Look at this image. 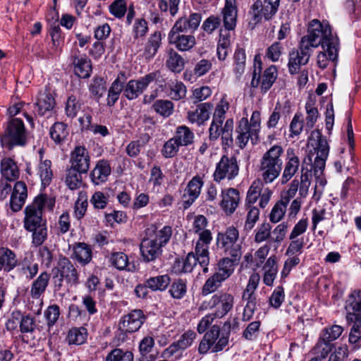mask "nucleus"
<instances>
[{
  "instance_id": "obj_1",
  "label": "nucleus",
  "mask_w": 361,
  "mask_h": 361,
  "mask_svg": "<svg viewBox=\"0 0 361 361\" xmlns=\"http://www.w3.org/2000/svg\"><path fill=\"white\" fill-rule=\"evenodd\" d=\"M300 42L312 50L322 45L324 50L329 53V59H337L339 50V40L334 35L328 22L321 23L317 19L312 20L308 27L307 34L303 36Z\"/></svg>"
},
{
  "instance_id": "obj_2",
  "label": "nucleus",
  "mask_w": 361,
  "mask_h": 361,
  "mask_svg": "<svg viewBox=\"0 0 361 361\" xmlns=\"http://www.w3.org/2000/svg\"><path fill=\"white\" fill-rule=\"evenodd\" d=\"M282 146L274 145L261 157L258 164L259 177L266 185L271 184L280 176L283 164Z\"/></svg>"
},
{
  "instance_id": "obj_3",
  "label": "nucleus",
  "mask_w": 361,
  "mask_h": 361,
  "mask_svg": "<svg viewBox=\"0 0 361 361\" xmlns=\"http://www.w3.org/2000/svg\"><path fill=\"white\" fill-rule=\"evenodd\" d=\"M230 336V324H224V330L221 332L219 326L213 325L201 340L198 352L206 354L211 349L212 352L221 351L228 344Z\"/></svg>"
},
{
  "instance_id": "obj_4",
  "label": "nucleus",
  "mask_w": 361,
  "mask_h": 361,
  "mask_svg": "<svg viewBox=\"0 0 361 361\" xmlns=\"http://www.w3.org/2000/svg\"><path fill=\"white\" fill-rule=\"evenodd\" d=\"M308 145L313 148L316 157L313 163L314 174L315 177L323 174L326 161L329 155V147L327 140L322 137L319 130L311 132L308 139Z\"/></svg>"
},
{
  "instance_id": "obj_5",
  "label": "nucleus",
  "mask_w": 361,
  "mask_h": 361,
  "mask_svg": "<svg viewBox=\"0 0 361 361\" xmlns=\"http://www.w3.org/2000/svg\"><path fill=\"white\" fill-rule=\"evenodd\" d=\"M239 233L236 228L230 226L224 232L216 235V245L225 255L240 260L242 252L241 245L238 243Z\"/></svg>"
},
{
  "instance_id": "obj_6",
  "label": "nucleus",
  "mask_w": 361,
  "mask_h": 361,
  "mask_svg": "<svg viewBox=\"0 0 361 361\" xmlns=\"http://www.w3.org/2000/svg\"><path fill=\"white\" fill-rule=\"evenodd\" d=\"M47 201V197L44 195L37 196L34 202L27 205L25 209L24 228L25 230L32 231L33 228L40 227L46 224V221L42 219V210Z\"/></svg>"
},
{
  "instance_id": "obj_7",
  "label": "nucleus",
  "mask_w": 361,
  "mask_h": 361,
  "mask_svg": "<svg viewBox=\"0 0 361 361\" xmlns=\"http://www.w3.org/2000/svg\"><path fill=\"white\" fill-rule=\"evenodd\" d=\"M237 8L235 0H226L222 11L223 22L225 30H221L218 45L230 48V31L235 29L237 20Z\"/></svg>"
},
{
  "instance_id": "obj_8",
  "label": "nucleus",
  "mask_w": 361,
  "mask_h": 361,
  "mask_svg": "<svg viewBox=\"0 0 361 361\" xmlns=\"http://www.w3.org/2000/svg\"><path fill=\"white\" fill-rule=\"evenodd\" d=\"M1 145L11 149L16 145L23 146L26 142L25 126L19 118L12 119L8 125L6 134L1 138Z\"/></svg>"
},
{
  "instance_id": "obj_9",
  "label": "nucleus",
  "mask_w": 361,
  "mask_h": 361,
  "mask_svg": "<svg viewBox=\"0 0 361 361\" xmlns=\"http://www.w3.org/2000/svg\"><path fill=\"white\" fill-rule=\"evenodd\" d=\"M254 68L251 86L252 87L260 86L261 91L262 92H267L271 87L277 78L278 71L276 66L272 65L267 68L261 78L262 62L257 61V56H255Z\"/></svg>"
},
{
  "instance_id": "obj_10",
  "label": "nucleus",
  "mask_w": 361,
  "mask_h": 361,
  "mask_svg": "<svg viewBox=\"0 0 361 361\" xmlns=\"http://www.w3.org/2000/svg\"><path fill=\"white\" fill-rule=\"evenodd\" d=\"M234 305V296L227 292H219L212 296L207 302H204L202 307L204 309H214V314L221 318L230 312Z\"/></svg>"
},
{
  "instance_id": "obj_11",
  "label": "nucleus",
  "mask_w": 361,
  "mask_h": 361,
  "mask_svg": "<svg viewBox=\"0 0 361 361\" xmlns=\"http://www.w3.org/2000/svg\"><path fill=\"white\" fill-rule=\"evenodd\" d=\"M197 262L203 268V272L208 271L207 266L209 263V248H206V251L204 250L202 252L198 250L197 245H195V253L190 252L183 261L178 260L176 262L178 267L181 266L180 271L184 273L191 272Z\"/></svg>"
},
{
  "instance_id": "obj_12",
  "label": "nucleus",
  "mask_w": 361,
  "mask_h": 361,
  "mask_svg": "<svg viewBox=\"0 0 361 361\" xmlns=\"http://www.w3.org/2000/svg\"><path fill=\"white\" fill-rule=\"evenodd\" d=\"M312 50L300 42L298 48L292 49L288 54V68L291 75L299 72L302 66L306 65L312 55Z\"/></svg>"
},
{
  "instance_id": "obj_13",
  "label": "nucleus",
  "mask_w": 361,
  "mask_h": 361,
  "mask_svg": "<svg viewBox=\"0 0 361 361\" xmlns=\"http://www.w3.org/2000/svg\"><path fill=\"white\" fill-rule=\"evenodd\" d=\"M238 165L234 157L224 155L219 162L216 164L214 173V180L220 182L224 178L233 179L238 173Z\"/></svg>"
},
{
  "instance_id": "obj_14",
  "label": "nucleus",
  "mask_w": 361,
  "mask_h": 361,
  "mask_svg": "<svg viewBox=\"0 0 361 361\" xmlns=\"http://www.w3.org/2000/svg\"><path fill=\"white\" fill-rule=\"evenodd\" d=\"M157 77V73H150L139 80H130L123 86V95L128 99L137 98Z\"/></svg>"
},
{
  "instance_id": "obj_15",
  "label": "nucleus",
  "mask_w": 361,
  "mask_h": 361,
  "mask_svg": "<svg viewBox=\"0 0 361 361\" xmlns=\"http://www.w3.org/2000/svg\"><path fill=\"white\" fill-rule=\"evenodd\" d=\"M208 221L203 215L195 216L192 224V231L199 235V238L196 243L197 249L202 252L206 251V248H209V245L212 240V235L210 230L207 228Z\"/></svg>"
},
{
  "instance_id": "obj_16",
  "label": "nucleus",
  "mask_w": 361,
  "mask_h": 361,
  "mask_svg": "<svg viewBox=\"0 0 361 361\" xmlns=\"http://www.w3.org/2000/svg\"><path fill=\"white\" fill-rule=\"evenodd\" d=\"M278 9V6L271 4L265 0L263 2L257 0L252 5L249 11V14L251 16V23L256 25L262 20V17L265 20H270L276 13Z\"/></svg>"
},
{
  "instance_id": "obj_17",
  "label": "nucleus",
  "mask_w": 361,
  "mask_h": 361,
  "mask_svg": "<svg viewBox=\"0 0 361 361\" xmlns=\"http://www.w3.org/2000/svg\"><path fill=\"white\" fill-rule=\"evenodd\" d=\"M309 176L308 171L303 172V169H302L300 182L298 179L293 180L288 189L281 195V200L288 204L290 200L295 197L298 190L300 197H306L310 185Z\"/></svg>"
},
{
  "instance_id": "obj_18",
  "label": "nucleus",
  "mask_w": 361,
  "mask_h": 361,
  "mask_svg": "<svg viewBox=\"0 0 361 361\" xmlns=\"http://www.w3.org/2000/svg\"><path fill=\"white\" fill-rule=\"evenodd\" d=\"M168 39L169 44L174 45L180 51H189L196 44L195 37L193 35L174 30H170Z\"/></svg>"
},
{
  "instance_id": "obj_19",
  "label": "nucleus",
  "mask_w": 361,
  "mask_h": 361,
  "mask_svg": "<svg viewBox=\"0 0 361 361\" xmlns=\"http://www.w3.org/2000/svg\"><path fill=\"white\" fill-rule=\"evenodd\" d=\"M145 319L142 310H134L122 318L119 324V329L125 332H135L140 329Z\"/></svg>"
},
{
  "instance_id": "obj_20",
  "label": "nucleus",
  "mask_w": 361,
  "mask_h": 361,
  "mask_svg": "<svg viewBox=\"0 0 361 361\" xmlns=\"http://www.w3.org/2000/svg\"><path fill=\"white\" fill-rule=\"evenodd\" d=\"M55 105L56 102L52 94L49 91L45 90L39 94L35 104L34 112L40 116H49Z\"/></svg>"
},
{
  "instance_id": "obj_21",
  "label": "nucleus",
  "mask_w": 361,
  "mask_h": 361,
  "mask_svg": "<svg viewBox=\"0 0 361 361\" xmlns=\"http://www.w3.org/2000/svg\"><path fill=\"white\" fill-rule=\"evenodd\" d=\"M300 161L294 149H288L286 152V161L281 176V183L288 182L298 171Z\"/></svg>"
},
{
  "instance_id": "obj_22",
  "label": "nucleus",
  "mask_w": 361,
  "mask_h": 361,
  "mask_svg": "<svg viewBox=\"0 0 361 361\" xmlns=\"http://www.w3.org/2000/svg\"><path fill=\"white\" fill-rule=\"evenodd\" d=\"M58 271L60 274L59 283V287L61 286V282L63 279L71 285H76L78 283V272L73 264L68 258L62 257L59 259L58 264Z\"/></svg>"
},
{
  "instance_id": "obj_23",
  "label": "nucleus",
  "mask_w": 361,
  "mask_h": 361,
  "mask_svg": "<svg viewBox=\"0 0 361 361\" xmlns=\"http://www.w3.org/2000/svg\"><path fill=\"white\" fill-rule=\"evenodd\" d=\"M202 20L200 13H194L189 17H182L178 18L171 30L182 32L183 33H193L199 27Z\"/></svg>"
},
{
  "instance_id": "obj_24",
  "label": "nucleus",
  "mask_w": 361,
  "mask_h": 361,
  "mask_svg": "<svg viewBox=\"0 0 361 361\" xmlns=\"http://www.w3.org/2000/svg\"><path fill=\"white\" fill-rule=\"evenodd\" d=\"M203 180L199 176H194L188 183L183 195V206L189 207L199 197L203 186Z\"/></svg>"
},
{
  "instance_id": "obj_25",
  "label": "nucleus",
  "mask_w": 361,
  "mask_h": 361,
  "mask_svg": "<svg viewBox=\"0 0 361 361\" xmlns=\"http://www.w3.org/2000/svg\"><path fill=\"white\" fill-rule=\"evenodd\" d=\"M140 252L145 261H154L161 255L162 247L156 242L154 238L146 236L141 242Z\"/></svg>"
},
{
  "instance_id": "obj_26",
  "label": "nucleus",
  "mask_w": 361,
  "mask_h": 361,
  "mask_svg": "<svg viewBox=\"0 0 361 361\" xmlns=\"http://www.w3.org/2000/svg\"><path fill=\"white\" fill-rule=\"evenodd\" d=\"M252 128L250 126L247 118H242L236 128L238 133L236 142L241 149L245 147L250 140H251L253 143L257 141L259 133L255 134L252 133Z\"/></svg>"
},
{
  "instance_id": "obj_27",
  "label": "nucleus",
  "mask_w": 361,
  "mask_h": 361,
  "mask_svg": "<svg viewBox=\"0 0 361 361\" xmlns=\"http://www.w3.org/2000/svg\"><path fill=\"white\" fill-rule=\"evenodd\" d=\"M345 319L348 323L354 321L358 315H361V290L355 289L349 294L347 300Z\"/></svg>"
},
{
  "instance_id": "obj_28",
  "label": "nucleus",
  "mask_w": 361,
  "mask_h": 361,
  "mask_svg": "<svg viewBox=\"0 0 361 361\" xmlns=\"http://www.w3.org/2000/svg\"><path fill=\"white\" fill-rule=\"evenodd\" d=\"M71 168L80 173H87L90 168V157L87 149L81 146L76 147L71 153Z\"/></svg>"
},
{
  "instance_id": "obj_29",
  "label": "nucleus",
  "mask_w": 361,
  "mask_h": 361,
  "mask_svg": "<svg viewBox=\"0 0 361 361\" xmlns=\"http://www.w3.org/2000/svg\"><path fill=\"white\" fill-rule=\"evenodd\" d=\"M126 80V74L124 72L119 73L108 90L106 98L107 106H113L118 100L121 93L123 92V85Z\"/></svg>"
},
{
  "instance_id": "obj_30",
  "label": "nucleus",
  "mask_w": 361,
  "mask_h": 361,
  "mask_svg": "<svg viewBox=\"0 0 361 361\" xmlns=\"http://www.w3.org/2000/svg\"><path fill=\"white\" fill-rule=\"evenodd\" d=\"M27 197V186L25 183L18 181L13 188V191L11 194L10 206L13 212L20 211L25 202Z\"/></svg>"
},
{
  "instance_id": "obj_31",
  "label": "nucleus",
  "mask_w": 361,
  "mask_h": 361,
  "mask_svg": "<svg viewBox=\"0 0 361 361\" xmlns=\"http://www.w3.org/2000/svg\"><path fill=\"white\" fill-rule=\"evenodd\" d=\"M171 235L172 228L169 226H165L159 229L154 225H150L146 229V236L154 238L156 242L162 247L168 243Z\"/></svg>"
},
{
  "instance_id": "obj_32",
  "label": "nucleus",
  "mask_w": 361,
  "mask_h": 361,
  "mask_svg": "<svg viewBox=\"0 0 361 361\" xmlns=\"http://www.w3.org/2000/svg\"><path fill=\"white\" fill-rule=\"evenodd\" d=\"M222 200L221 207L228 214H232L235 210L239 201V193L237 190L228 188L221 192Z\"/></svg>"
},
{
  "instance_id": "obj_33",
  "label": "nucleus",
  "mask_w": 361,
  "mask_h": 361,
  "mask_svg": "<svg viewBox=\"0 0 361 361\" xmlns=\"http://www.w3.org/2000/svg\"><path fill=\"white\" fill-rule=\"evenodd\" d=\"M111 166L107 161H99L90 174L92 182L95 185L106 182L111 174Z\"/></svg>"
},
{
  "instance_id": "obj_34",
  "label": "nucleus",
  "mask_w": 361,
  "mask_h": 361,
  "mask_svg": "<svg viewBox=\"0 0 361 361\" xmlns=\"http://www.w3.org/2000/svg\"><path fill=\"white\" fill-rule=\"evenodd\" d=\"M16 253L6 247H0V271L10 272L18 264Z\"/></svg>"
},
{
  "instance_id": "obj_35",
  "label": "nucleus",
  "mask_w": 361,
  "mask_h": 361,
  "mask_svg": "<svg viewBox=\"0 0 361 361\" xmlns=\"http://www.w3.org/2000/svg\"><path fill=\"white\" fill-rule=\"evenodd\" d=\"M161 44V35L159 31L154 32L148 38L142 56L147 61L152 59L157 53Z\"/></svg>"
},
{
  "instance_id": "obj_36",
  "label": "nucleus",
  "mask_w": 361,
  "mask_h": 361,
  "mask_svg": "<svg viewBox=\"0 0 361 361\" xmlns=\"http://www.w3.org/2000/svg\"><path fill=\"white\" fill-rule=\"evenodd\" d=\"M212 105L209 103H202L197 106L195 111L188 113V118L191 123H196L198 125L202 124L209 118V110Z\"/></svg>"
},
{
  "instance_id": "obj_37",
  "label": "nucleus",
  "mask_w": 361,
  "mask_h": 361,
  "mask_svg": "<svg viewBox=\"0 0 361 361\" xmlns=\"http://www.w3.org/2000/svg\"><path fill=\"white\" fill-rule=\"evenodd\" d=\"M74 72L80 78H87L90 76L92 64L90 60L86 56H75L73 62Z\"/></svg>"
},
{
  "instance_id": "obj_38",
  "label": "nucleus",
  "mask_w": 361,
  "mask_h": 361,
  "mask_svg": "<svg viewBox=\"0 0 361 361\" xmlns=\"http://www.w3.org/2000/svg\"><path fill=\"white\" fill-rule=\"evenodd\" d=\"M110 262L112 266L118 270L133 272L136 269L135 265L130 263L127 255L122 252H113L110 257Z\"/></svg>"
},
{
  "instance_id": "obj_39",
  "label": "nucleus",
  "mask_w": 361,
  "mask_h": 361,
  "mask_svg": "<svg viewBox=\"0 0 361 361\" xmlns=\"http://www.w3.org/2000/svg\"><path fill=\"white\" fill-rule=\"evenodd\" d=\"M2 176L8 181H14L19 177V169L15 161L11 158H4L1 163Z\"/></svg>"
},
{
  "instance_id": "obj_40",
  "label": "nucleus",
  "mask_w": 361,
  "mask_h": 361,
  "mask_svg": "<svg viewBox=\"0 0 361 361\" xmlns=\"http://www.w3.org/2000/svg\"><path fill=\"white\" fill-rule=\"evenodd\" d=\"M239 260H234V257L229 258L228 257L221 259L218 264L215 274L226 281L233 272L234 265Z\"/></svg>"
},
{
  "instance_id": "obj_41",
  "label": "nucleus",
  "mask_w": 361,
  "mask_h": 361,
  "mask_svg": "<svg viewBox=\"0 0 361 361\" xmlns=\"http://www.w3.org/2000/svg\"><path fill=\"white\" fill-rule=\"evenodd\" d=\"M40 163L38 166V174L42 184L44 186L49 185L51 181L53 172L51 170V161L48 159L42 160V150H39Z\"/></svg>"
},
{
  "instance_id": "obj_42",
  "label": "nucleus",
  "mask_w": 361,
  "mask_h": 361,
  "mask_svg": "<svg viewBox=\"0 0 361 361\" xmlns=\"http://www.w3.org/2000/svg\"><path fill=\"white\" fill-rule=\"evenodd\" d=\"M264 270L263 281L267 286H271L278 272L275 256H271L267 260L264 266Z\"/></svg>"
},
{
  "instance_id": "obj_43",
  "label": "nucleus",
  "mask_w": 361,
  "mask_h": 361,
  "mask_svg": "<svg viewBox=\"0 0 361 361\" xmlns=\"http://www.w3.org/2000/svg\"><path fill=\"white\" fill-rule=\"evenodd\" d=\"M49 279V274L47 272H42L33 282L30 290L33 298H39L45 291L48 286Z\"/></svg>"
},
{
  "instance_id": "obj_44",
  "label": "nucleus",
  "mask_w": 361,
  "mask_h": 361,
  "mask_svg": "<svg viewBox=\"0 0 361 361\" xmlns=\"http://www.w3.org/2000/svg\"><path fill=\"white\" fill-rule=\"evenodd\" d=\"M180 146H188L192 143L194 133L186 126H180L176 128L173 137Z\"/></svg>"
},
{
  "instance_id": "obj_45",
  "label": "nucleus",
  "mask_w": 361,
  "mask_h": 361,
  "mask_svg": "<svg viewBox=\"0 0 361 361\" xmlns=\"http://www.w3.org/2000/svg\"><path fill=\"white\" fill-rule=\"evenodd\" d=\"M264 185L266 184L260 178L252 182L247 193L246 202L247 205H252L257 202Z\"/></svg>"
},
{
  "instance_id": "obj_46",
  "label": "nucleus",
  "mask_w": 361,
  "mask_h": 361,
  "mask_svg": "<svg viewBox=\"0 0 361 361\" xmlns=\"http://www.w3.org/2000/svg\"><path fill=\"white\" fill-rule=\"evenodd\" d=\"M73 250L75 257L80 263L86 264L90 262L92 250L87 244L78 243L74 246Z\"/></svg>"
},
{
  "instance_id": "obj_47",
  "label": "nucleus",
  "mask_w": 361,
  "mask_h": 361,
  "mask_svg": "<svg viewBox=\"0 0 361 361\" xmlns=\"http://www.w3.org/2000/svg\"><path fill=\"white\" fill-rule=\"evenodd\" d=\"M352 327L350 328L348 342L355 347L361 346V315H358L354 319Z\"/></svg>"
},
{
  "instance_id": "obj_48",
  "label": "nucleus",
  "mask_w": 361,
  "mask_h": 361,
  "mask_svg": "<svg viewBox=\"0 0 361 361\" xmlns=\"http://www.w3.org/2000/svg\"><path fill=\"white\" fill-rule=\"evenodd\" d=\"M169 96L173 100H180L185 97L187 88L180 81H171L168 83Z\"/></svg>"
},
{
  "instance_id": "obj_49",
  "label": "nucleus",
  "mask_w": 361,
  "mask_h": 361,
  "mask_svg": "<svg viewBox=\"0 0 361 361\" xmlns=\"http://www.w3.org/2000/svg\"><path fill=\"white\" fill-rule=\"evenodd\" d=\"M170 282V277L166 274L149 278L146 281V286L152 290L163 291L166 290Z\"/></svg>"
},
{
  "instance_id": "obj_50",
  "label": "nucleus",
  "mask_w": 361,
  "mask_h": 361,
  "mask_svg": "<svg viewBox=\"0 0 361 361\" xmlns=\"http://www.w3.org/2000/svg\"><path fill=\"white\" fill-rule=\"evenodd\" d=\"M233 72L237 78H240L245 70V51L243 49H237L233 56Z\"/></svg>"
},
{
  "instance_id": "obj_51",
  "label": "nucleus",
  "mask_w": 361,
  "mask_h": 361,
  "mask_svg": "<svg viewBox=\"0 0 361 361\" xmlns=\"http://www.w3.org/2000/svg\"><path fill=\"white\" fill-rule=\"evenodd\" d=\"M224 281L218 275L214 273L205 281L202 288V294L206 296L210 293H214L217 289L221 286V283Z\"/></svg>"
},
{
  "instance_id": "obj_52",
  "label": "nucleus",
  "mask_w": 361,
  "mask_h": 361,
  "mask_svg": "<svg viewBox=\"0 0 361 361\" xmlns=\"http://www.w3.org/2000/svg\"><path fill=\"white\" fill-rule=\"evenodd\" d=\"M87 337L86 329L83 327L74 328L69 331L67 339L69 344L81 345L85 342Z\"/></svg>"
},
{
  "instance_id": "obj_53",
  "label": "nucleus",
  "mask_w": 361,
  "mask_h": 361,
  "mask_svg": "<svg viewBox=\"0 0 361 361\" xmlns=\"http://www.w3.org/2000/svg\"><path fill=\"white\" fill-rule=\"evenodd\" d=\"M288 204V203L282 200H279L274 205L269 214L270 221L274 224L279 222L283 218L286 212Z\"/></svg>"
},
{
  "instance_id": "obj_54",
  "label": "nucleus",
  "mask_w": 361,
  "mask_h": 361,
  "mask_svg": "<svg viewBox=\"0 0 361 361\" xmlns=\"http://www.w3.org/2000/svg\"><path fill=\"white\" fill-rule=\"evenodd\" d=\"M331 350V344L319 337L312 353L314 355V357L320 361L326 358Z\"/></svg>"
},
{
  "instance_id": "obj_55",
  "label": "nucleus",
  "mask_w": 361,
  "mask_h": 361,
  "mask_svg": "<svg viewBox=\"0 0 361 361\" xmlns=\"http://www.w3.org/2000/svg\"><path fill=\"white\" fill-rule=\"evenodd\" d=\"M168 68L173 72H180L184 67L183 59L174 50L169 51V58L166 61Z\"/></svg>"
},
{
  "instance_id": "obj_56",
  "label": "nucleus",
  "mask_w": 361,
  "mask_h": 361,
  "mask_svg": "<svg viewBox=\"0 0 361 361\" xmlns=\"http://www.w3.org/2000/svg\"><path fill=\"white\" fill-rule=\"evenodd\" d=\"M50 136L56 143H61L68 134L66 126L63 123H55L50 129Z\"/></svg>"
},
{
  "instance_id": "obj_57",
  "label": "nucleus",
  "mask_w": 361,
  "mask_h": 361,
  "mask_svg": "<svg viewBox=\"0 0 361 361\" xmlns=\"http://www.w3.org/2000/svg\"><path fill=\"white\" fill-rule=\"evenodd\" d=\"M89 90L94 98H101L106 90V81L102 78H94L89 85Z\"/></svg>"
},
{
  "instance_id": "obj_58",
  "label": "nucleus",
  "mask_w": 361,
  "mask_h": 361,
  "mask_svg": "<svg viewBox=\"0 0 361 361\" xmlns=\"http://www.w3.org/2000/svg\"><path fill=\"white\" fill-rule=\"evenodd\" d=\"M81 173L78 170L71 167L66 171V183L71 190L80 188L82 184Z\"/></svg>"
},
{
  "instance_id": "obj_59",
  "label": "nucleus",
  "mask_w": 361,
  "mask_h": 361,
  "mask_svg": "<svg viewBox=\"0 0 361 361\" xmlns=\"http://www.w3.org/2000/svg\"><path fill=\"white\" fill-rule=\"evenodd\" d=\"M343 328L339 325H332L324 328L320 334V338L329 343L336 340L342 334Z\"/></svg>"
},
{
  "instance_id": "obj_60",
  "label": "nucleus",
  "mask_w": 361,
  "mask_h": 361,
  "mask_svg": "<svg viewBox=\"0 0 361 361\" xmlns=\"http://www.w3.org/2000/svg\"><path fill=\"white\" fill-rule=\"evenodd\" d=\"M153 108L159 115L164 117H169L173 112L174 105L169 100L159 99L154 103Z\"/></svg>"
},
{
  "instance_id": "obj_61",
  "label": "nucleus",
  "mask_w": 361,
  "mask_h": 361,
  "mask_svg": "<svg viewBox=\"0 0 361 361\" xmlns=\"http://www.w3.org/2000/svg\"><path fill=\"white\" fill-rule=\"evenodd\" d=\"M133 353L116 348L111 350L106 357V361H133Z\"/></svg>"
},
{
  "instance_id": "obj_62",
  "label": "nucleus",
  "mask_w": 361,
  "mask_h": 361,
  "mask_svg": "<svg viewBox=\"0 0 361 361\" xmlns=\"http://www.w3.org/2000/svg\"><path fill=\"white\" fill-rule=\"evenodd\" d=\"M247 210V214L245 222L244 228L245 230L249 231L254 228L255 224L259 220V209L257 207L248 205Z\"/></svg>"
},
{
  "instance_id": "obj_63",
  "label": "nucleus",
  "mask_w": 361,
  "mask_h": 361,
  "mask_svg": "<svg viewBox=\"0 0 361 361\" xmlns=\"http://www.w3.org/2000/svg\"><path fill=\"white\" fill-rule=\"evenodd\" d=\"M187 286L185 281L178 279L174 281L169 289L171 295L176 299H181L186 294Z\"/></svg>"
},
{
  "instance_id": "obj_64",
  "label": "nucleus",
  "mask_w": 361,
  "mask_h": 361,
  "mask_svg": "<svg viewBox=\"0 0 361 361\" xmlns=\"http://www.w3.org/2000/svg\"><path fill=\"white\" fill-rule=\"evenodd\" d=\"M180 145L177 142V141L171 137L168 141H166L161 150V154L165 158H172L174 157L178 150Z\"/></svg>"
}]
</instances>
